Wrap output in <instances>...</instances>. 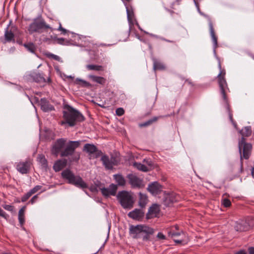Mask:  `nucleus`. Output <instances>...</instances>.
<instances>
[{
	"instance_id": "obj_1",
	"label": "nucleus",
	"mask_w": 254,
	"mask_h": 254,
	"mask_svg": "<svg viewBox=\"0 0 254 254\" xmlns=\"http://www.w3.org/2000/svg\"><path fill=\"white\" fill-rule=\"evenodd\" d=\"M219 68L220 69V72L217 76V79L220 90V93L222 96L224 106L229 112L230 119L232 120V115L230 112V108L227 97V93L230 92V90L225 78L226 71L224 69H222L220 63H219Z\"/></svg>"
},
{
	"instance_id": "obj_2",
	"label": "nucleus",
	"mask_w": 254,
	"mask_h": 254,
	"mask_svg": "<svg viewBox=\"0 0 254 254\" xmlns=\"http://www.w3.org/2000/svg\"><path fill=\"white\" fill-rule=\"evenodd\" d=\"M63 111V118L64 121L61 122V124L64 125L67 124L69 126L73 127L77 122L84 120L83 116L77 110L69 105H65Z\"/></svg>"
},
{
	"instance_id": "obj_3",
	"label": "nucleus",
	"mask_w": 254,
	"mask_h": 254,
	"mask_svg": "<svg viewBox=\"0 0 254 254\" xmlns=\"http://www.w3.org/2000/svg\"><path fill=\"white\" fill-rule=\"evenodd\" d=\"M153 233V229L145 225H130L129 228V234L133 239L142 238L143 241H147L149 236Z\"/></svg>"
},
{
	"instance_id": "obj_4",
	"label": "nucleus",
	"mask_w": 254,
	"mask_h": 254,
	"mask_svg": "<svg viewBox=\"0 0 254 254\" xmlns=\"http://www.w3.org/2000/svg\"><path fill=\"white\" fill-rule=\"evenodd\" d=\"M80 145V141H69L65 143L64 149L61 152V157L72 156L71 161H77L80 158V153L75 152L76 148Z\"/></svg>"
},
{
	"instance_id": "obj_5",
	"label": "nucleus",
	"mask_w": 254,
	"mask_h": 254,
	"mask_svg": "<svg viewBox=\"0 0 254 254\" xmlns=\"http://www.w3.org/2000/svg\"><path fill=\"white\" fill-rule=\"evenodd\" d=\"M63 179L67 180L68 183L80 188H86L87 186L82 178L78 176H75L69 169H66L62 173Z\"/></svg>"
},
{
	"instance_id": "obj_6",
	"label": "nucleus",
	"mask_w": 254,
	"mask_h": 254,
	"mask_svg": "<svg viewBox=\"0 0 254 254\" xmlns=\"http://www.w3.org/2000/svg\"><path fill=\"white\" fill-rule=\"evenodd\" d=\"M178 230V226L176 225L171 228L170 231L168 232L169 236L173 239L176 243L185 245L189 241V239L183 231L176 232Z\"/></svg>"
},
{
	"instance_id": "obj_7",
	"label": "nucleus",
	"mask_w": 254,
	"mask_h": 254,
	"mask_svg": "<svg viewBox=\"0 0 254 254\" xmlns=\"http://www.w3.org/2000/svg\"><path fill=\"white\" fill-rule=\"evenodd\" d=\"M49 29L52 31L53 29L45 21L43 20H36L31 23L28 28V31L30 34L34 32L41 33L43 32V29Z\"/></svg>"
},
{
	"instance_id": "obj_8",
	"label": "nucleus",
	"mask_w": 254,
	"mask_h": 254,
	"mask_svg": "<svg viewBox=\"0 0 254 254\" xmlns=\"http://www.w3.org/2000/svg\"><path fill=\"white\" fill-rule=\"evenodd\" d=\"M117 198L123 208L130 209L132 207L133 198L128 192L126 191L119 192L117 195Z\"/></svg>"
},
{
	"instance_id": "obj_9",
	"label": "nucleus",
	"mask_w": 254,
	"mask_h": 254,
	"mask_svg": "<svg viewBox=\"0 0 254 254\" xmlns=\"http://www.w3.org/2000/svg\"><path fill=\"white\" fill-rule=\"evenodd\" d=\"M239 151L241 154V160L243 158L248 159L251 154L252 145L251 143H246L245 138L242 137L239 142Z\"/></svg>"
},
{
	"instance_id": "obj_10",
	"label": "nucleus",
	"mask_w": 254,
	"mask_h": 254,
	"mask_svg": "<svg viewBox=\"0 0 254 254\" xmlns=\"http://www.w3.org/2000/svg\"><path fill=\"white\" fill-rule=\"evenodd\" d=\"M66 139L64 138H60L56 140V141L53 145L51 152L53 154L55 155L56 157L58 156L59 153L61 154V152L64 149L66 143Z\"/></svg>"
},
{
	"instance_id": "obj_11",
	"label": "nucleus",
	"mask_w": 254,
	"mask_h": 254,
	"mask_svg": "<svg viewBox=\"0 0 254 254\" xmlns=\"http://www.w3.org/2000/svg\"><path fill=\"white\" fill-rule=\"evenodd\" d=\"M32 162L28 159L24 162H20L16 165L17 170L22 174H27L29 172Z\"/></svg>"
},
{
	"instance_id": "obj_12",
	"label": "nucleus",
	"mask_w": 254,
	"mask_h": 254,
	"mask_svg": "<svg viewBox=\"0 0 254 254\" xmlns=\"http://www.w3.org/2000/svg\"><path fill=\"white\" fill-rule=\"evenodd\" d=\"M117 186L112 184L109 188H100L99 189L102 194L105 197H108L110 195H115L117 190Z\"/></svg>"
},
{
	"instance_id": "obj_13",
	"label": "nucleus",
	"mask_w": 254,
	"mask_h": 254,
	"mask_svg": "<svg viewBox=\"0 0 254 254\" xmlns=\"http://www.w3.org/2000/svg\"><path fill=\"white\" fill-rule=\"evenodd\" d=\"M129 184L134 188H142L144 186L143 181L134 174H128L127 176Z\"/></svg>"
},
{
	"instance_id": "obj_14",
	"label": "nucleus",
	"mask_w": 254,
	"mask_h": 254,
	"mask_svg": "<svg viewBox=\"0 0 254 254\" xmlns=\"http://www.w3.org/2000/svg\"><path fill=\"white\" fill-rule=\"evenodd\" d=\"M14 29V27H11V28H10L8 26L6 28L4 35V43L15 42L14 35L13 33Z\"/></svg>"
},
{
	"instance_id": "obj_15",
	"label": "nucleus",
	"mask_w": 254,
	"mask_h": 254,
	"mask_svg": "<svg viewBox=\"0 0 254 254\" xmlns=\"http://www.w3.org/2000/svg\"><path fill=\"white\" fill-rule=\"evenodd\" d=\"M147 190L153 195H156L162 191V186L158 182H154L148 185Z\"/></svg>"
},
{
	"instance_id": "obj_16",
	"label": "nucleus",
	"mask_w": 254,
	"mask_h": 254,
	"mask_svg": "<svg viewBox=\"0 0 254 254\" xmlns=\"http://www.w3.org/2000/svg\"><path fill=\"white\" fill-rule=\"evenodd\" d=\"M159 205L156 204H153L150 207L148 213L147 214V219L157 217L160 212Z\"/></svg>"
},
{
	"instance_id": "obj_17",
	"label": "nucleus",
	"mask_w": 254,
	"mask_h": 254,
	"mask_svg": "<svg viewBox=\"0 0 254 254\" xmlns=\"http://www.w3.org/2000/svg\"><path fill=\"white\" fill-rule=\"evenodd\" d=\"M208 25H209L210 36H211V39L212 40V42L213 44V51H214V52L215 53H216V49L217 47V37L215 34V31H214V29L213 28V23H212V21L210 19L209 20Z\"/></svg>"
},
{
	"instance_id": "obj_18",
	"label": "nucleus",
	"mask_w": 254,
	"mask_h": 254,
	"mask_svg": "<svg viewBox=\"0 0 254 254\" xmlns=\"http://www.w3.org/2000/svg\"><path fill=\"white\" fill-rule=\"evenodd\" d=\"M144 213L141 210L135 209L133 211L129 212L128 214L129 217L136 220H139L144 216Z\"/></svg>"
},
{
	"instance_id": "obj_19",
	"label": "nucleus",
	"mask_w": 254,
	"mask_h": 254,
	"mask_svg": "<svg viewBox=\"0 0 254 254\" xmlns=\"http://www.w3.org/2000/svg\"><path fill=\"white\" fill-rule=\"evenodd\" d=\"M127 13V20L129 24V31H130L132 25H133L134 22L135 21L133 9L131 7H129L126 5Z\"/></svg>"
},
{
	"instance_id": "obj_20",
	"label": "nucleus",
	"mask_w": 254,
	"mask_h": 254,
	"mask_svg": "<svg viewBox=\"0 0 254 254\" xmlns=\"http://www.w3.org/2000/svg\"><path fill=\"white\" fill-rule=\"evenodd\" d=\"M66 163L67 161L65 159L58 160L55 163L53 169L56 172H59L66 166Z\"/></svg>"
},
{
	"instance_id": "obj_21",
	"label": "nucleus",
	"mask_w": 254,
	"mask_h": 254,
	"mask_svg": "<svg viewBox=\"0 0 254 254\" xmlns=\"http://www.w3.org/2000/svg\"><path fill=\"white\" fill-rule=\"evenodd\" d=\"M33 78L34 80H35L37 82H49L50 83L51 82V79L50 77H48L47 79V81L44 78L43 75L41 73H36L33 75Z\"/></svg>"
},
{
	"instance_id": "obj_22",
	"label": "nucleus",
	"mask_w": 254,
	"mask_h": 254,
	"mask_svg": "<svg viewBox=\"0 0 254 254\" xmlns=\"http://www.w3.org/2000/svg\"><path fill=\"white\" fill-rule=\"evenodd\" d=\"M101 161H102L106 168L108 169H112L114 163L113 162V161L109 160L108 156L106 155L103 156L101 158Z\"/></svg>"
},
{
	"instance_id": "obj_23",
	"label": "nucleus",
	"mask_w": 254,
	"mask_h": 254,
	"mask_svg": "<svg viewBox=\"0 0 254 254\" xmlns=\"http://www.w3.org/2000/svg\"><path fill=\"white\" fill-rule=\"evenodd\" d=\"M83 151H86L89 154H92L97 151V148L93 144H86L83 147Z\"/></svg>"
},
{
	"instance_id": "obj_24",
	"label": "nucleus",
	"mask_w": 254,
	"mask_h": 254,
	"mask_svg": "<svg viewBox=\"0 0 254 254\" xmlns=\"http://www.w3.org/2000/svg\"><path fill=\"white\" fill-rule=\"evenodd\" d=\"M41 109L44 112H48L54 110V107L50 105L45 99H41Z\"/></svg>"
},
{
	"instance_id": "obj_25",
	"label": "nucleus",
	"mask_w": 254,
	"mask_h": 254,
	"mask_svg": "<svg viewBox=\"0 0 254 254\" xmlns=\"http://www.w3.org/2000/svg\"><path fill=\"white\" fill-rule=\"evenodd\" d=\"M89 78H90L93 81L98 83L99 84L104 85L106 83V79L103 77L97 76L93 75H89Z\"/></svg>"
},
{
	"instance_id": "obj_26",
	"label": "nucleus",
	"mask_w": 254,
	"mask_h": 254,
	"mask_svg": "<svg viewBox=\"0 0 254 254\" xmlns=\"http://www.w3.org/2000/svg\"><path fill=\"white\" fill-rule=\"evenodd\" d=\"M114 178L119 186H124L126 184V180L123 176L120 174L114 175Z\"/></svg>"
},
{
	"instance_id": "obj_27",
	"label": "nucleus",
	"mask_w": 254,
	"mask_h": 254,
	"mask_svg": "<svg viewBox=\"0 0 254 254\" xmlns=\"http://www.w3.org/2000/svg\"><path fill=\"white\" fill-rule=\"evenodd\" d=\"M240 133L242 135V137L250 136L252 134V129L251 127H245L241 130Z\"/></svg>"
},
{
	"instance_id": "obj_28",
	"label": "nucleus",
	"mask_w": 254,
	"mask_h": 254,
	"mask_svg": "<svg viewBox=\"0 0 254 254\" xmlns=\"http://www.w3.org/2000/svg\"><path fill=\"white\" fill-rule=\"evenodd\" d=\"M147 201H148V199H147V196H146V195L140 193H139V205L141 207H143L147 204Z\"/></svg>"
},
{
	"instance_id": "obj_29",
	"label": "nucleus",
	"mask_w": 254,
	"mask_h": 254,
	"mask_svg": "<svg viewBox=\"0 0 254 254\" xmlns=\"http://www.w3.org/2000/svg\"><path fill=\"white\" fill-rule=\"evenodd\" d=\"M26 206L22 207L18 212V220L21 225H23L24 223V212Z\"/></svg>"
},
{
	"instance_id": "obj_30",
	"label": "nucleus",
	"mask_w": 254,
	"mask_h": 254,
	"mask_svg": "<svg viewBox=\"0 0 254 254\" xmlns=\"http://www.w3.org/2000/svg\"><path fill=\"white\" fill-rule=\"evenodd\" d=\"M86 68L89 70H95V71H103L104 68L101 65H95V64H88L86 65Z\"/></svg>"
},
{
	"instance_id": "obj_31",
	"label": "nucleus",
	"mask_w": 254,
	"mask_h": 254,
	"mask_svg": "<svg viewBox=\"0 0 254 254\" xmlns=\"http://www.w3.org/2000/svg\"><path fill=\"white\" fill-rule=\"evenodd\" d=\"M133 166L137 168L138 170L140 171H142L143 172H147L149 169L147 166H146L144 164H142L140 163L135 162L133 163Z\"/></svg>"
},
{
	"instance_id": "obj_32",
	"label": "nucleus",
	"mask_w": 254,
	"mask_h": 254,
	"mask_svg": "<svg viewBox=\"0 0 254 254\" xmlns=\"http://www.w3.org/2000/svg\"><path fill=\"white\" fill-rule=\"evenodd\" d=\"M37 159L43 168H46L47 167V161L43 155H39Z\"/></svg>"
},
{
	"instance_id": "obj_33",
	"label": "nucleus",
	"mask_w": 254,
	"mask_h": 254,
	"mask_svg": "<svg viewBox=\"0 0 254 254\" xmlns=\"http://www.w3.org/2000/svg\"><path fill=\"white\" fill-rule=\"evenodd\" d=\"M75 83L82 87H90L91 84L81 79L76 78L75 80Z\"/></svg>"
},
{
	"instance_id": "obj_34",
	"label": "nucleus",
	"mask_w": 254,
	"mask_h": 254,
	"mask_svg": "<svg viewBox=\"0 0 254 254\" xmlns=\"http://www.w3.org/2000/svg\"><path fill=\"white\" fill-rule=\"evenodd\" d=\"M158 118H159L158 117H154L152 119H150L148 121H147L142 124H140L139 126L140 127H147V126H150L153 123L156 122L158 120Z\"/></svg>"
},
{
	"instance_id": "obj_35",
	"label": "nucleus",
	"mask_w": 254,
	"mask_h": 254,
	"mask_svg": "<svg viewBox=\"0 0 254 254\" xmlns=\"http://www.w3.org/2000/svg\"><path fill=\"white\" fill-rule=\"evenodd\" d=\"M153 68L154 70H163L165 68V66L162 63L155 61L153 64Z\"/></svg>"
},
{
	"instance_id": "obj_36",
	"label": "nucleus",
	"mask_w": 254,
	"mask_h": 254,
	"mask_svg": "<svg viewBox=\"0 0 254 254\" xmlns=\"http://www.w3.org/2000/svg\"><path fill=\"white\" fill-rule=\"evenodd\" d=\"M244 223H237L236 226V229L237 231H245L247 230V228L244 226Z\"/></svg>"
},
{
	"instance_id": "obj_37",
	"label": "nucleus",
	"mask_w": 254,
	"mask_h": 254,
	"mask_svg": "<svg viewBox=\"0 0 254 254\" xmlns=\"http://www.w3.org/2000/svg\"><path fill=\"white\" fill-rule=\"evenodd\" d=\"M24 46L25 48L31 53H34L35 50V47L33 43H29L25 44Z\"/></svg>"
},
{
	"instance_id": "obj_38",
	"label": "nucleus",
	"mask_w": 254,
	"mask_h": 254,
	"mask_svg": "<svg viewBox=\"0 0 254 254\" xmlns=\"http://www.w3.org/2000/svg\"><path fill=\"white\" fill-rule=\"evenodd\" d=\"M222 204L225 207H230L231 205V202L230 200L227 198H223L222 200Z\"/></svg>"
},
{
	"instance_id": "obj_39",
	"label": "nucleus",
	"mask_w": 254,
	"mask_h": 254,
	"mask_svg": "<svg viewBox=\"0 0 254 254\" xmlns=\"http://www.w3.org/2000/svg\"><path fill=\"white\" fill-rule=\"evenodd\" d=\"M47 57L53 59L55 60H56L57 61H61V58L59 57L57 55L51 54V53H48L47 54Z\"/></svg>"
},
{
	"instance_id": "obj_40",
	"label": "nucleus",
	"mask_w": 254,
	"mask_h": 254,
	"mask_svg": "<svg viewBox=\"0 0 254 254\" xmlns=\"http://www.w3.org/2000/svg\"><path fill=\"white\" fill-rule=\"evenodd\" d=\"M42 187L41 186L37 185L34 187L32 189L30 190L29 191L31 192L32 194H33L35 193L38 191L39 190H40L42 189Z\"/></svg>"
},
{
	"instance_id": "obj_41",
	"label": "nucleus",
	"mask_w": 254,
	"mask_h": 254,
	"mask_svg": "<svg viewBox=\"0 0 254 254\" xmlns=\"http://www.w3.org/2000/svg\"><path fill=\"white\" fill-rule=\"evenodd\" d=\"M32 193L30 191H29L28 192H27L25 194H24L22 197H21V201L22 202H25L26 201L31 195Z\"/></svg>"
},
{
	"instance_id": "obj_42",
	"label": "nucleus",
	"mask_w": 254,
	"mask_h": 254,
	"mask_svg": "<svg viewBox=\"0 0 254 254\" xmlns=\"http://www.w3.org/2000/svg\"><path fill=\"white\" fill-rule=\"evenodd\" d=\"M116 113L118 116H121L124 114L125 111H124V110L123 109V108H119L117 109V110L116 111Z\"/></svg>"
},
{
	"instance_id": "obj_43",
	"label": "nucleus",
	"mask_w": 254,
	"mask_h": 254,
	"mask_svg": "<svg viewBox=\"0 0 254 254\" xmlns=\"http://www.w3.org/2000/svg\"><path fill=\"white\" fill-rule=\"evenodd\" d=\"M2 207L4 209L9 211H12L13 209V206L11 205H3Z\"/></svg>"
},
{
	"instance_id": "obj_44",
	"label": "nucleus",
	"mask_w": 254,
	"mask_h": 254,
	"mask_svg": "<svg viewBox=\"0 0 254 254\" xmlns=\"http://www.w3.org/2000/svg\"><path fill=\"white\" fill-rule=\"evenodd\" d=\"M0 216H1L5 219H7L8 216L1 208H0Z\"/></svg>"
},
{
	"instance_id": "obj_45",
	"label": "nucleus",
	"mask_w": 254,
	"mask_h": 254,
	"mask_svg": "<svg viewBox=\"0 0 254 254\" xmlns=\"http://www.w3.org/2000/svg\"><path fill=\"white\" fill-rule=\"evenodd\" d=\"M157 238L160 240H164L166 239L165 236L162 233L159 232L157 235Z\"/></svg>"
},
{
	"instance_id": "obj_46",
	"label": "nucleus",
	"mask_w": 254,
	"mask_h": 254,
	"mask_svg": "<svg viewBox=\"0 0 254 254\" xmlns=\"http://www.w3.org/2000/svg\"><path fill=\"white\" fill-rule=\"evenodd\" d=\"M58 30L62 31V33L64 34H65L66 33V30L62 27L61 23L60 24V26Z\"/></svg>"
},
{
	"instance_id": "obj_47",
	"label": "nucleus",
	"mask_w": 254,
	"mask_h": 254,
	"mask_svg": "<svg viewBox=\"0 0 254 254\" xmlns=\"http://www.w3.org/2000/svg\"><path fill=\"white\" fill-rule=\"evenodd\" d=\"M37 199H38V195H35L32 197V198L31 199L30 202L32 204H33L34 203H35Z\"/></svg>"
},
{
	"instance_id": "obj_48",
	"label": "nucleus",
	"mask_w": 254,
	"mask_h": 254,
	"mask_svg": "<svg viewBox=\"0 0 254 254\" xmlns=\"http://www.w3.org/2000/svg\"><path fill=\"white\" fill-rule=\"evenodd\" d=\"M249 254H254V248L251 247L249 249Z\"/></svg>"
},
{
	"instance_id": "obj_49",
	"label": "nucleus",
	"mask_w": 254,
	"mask_h": 254,
	"mask_svg": "<svg viewBox=\"0 0 254 254\" xmlns=\"http://www.w3.org/2000/svg\"><path fill=\"white\" fill-rule=\"evenodd\" d=\"M181 0H176L175 2L172 3V6H171V8H174V5L175 3H177L178 4H179Z\"/></svg>"
},
{
	"instance_id": "obj_50",
	"label": "nucleus",
	"mask_w": 254,
	"mask_h": 254,
	"mask_svg": "<svg viewBox=\"0 0 254 254\" xmlns=\"http://www.w3.org/2000/svg\"><path fill=\"white\" fill-rule=\"evenodd\" d=\"M236 254H247V253L244 251H240V252L236 253Z\"/></svg>"
},
{
	"instance_id": "obj_51",
	"label": "nucleus",
	"mask_w": 254,
	"mask_h": 254,
	"mask_svg": "<svg viewBox=\"0 0 254 254\" xmlns=\"http://www.w3.org/2000/svg\"><path fill=\"white\" fill-rule=\"evenodd\" d=\"M123 1V2L125 3L126 4V3L127 2H129L130 1H131L132 0H122Z\"/></svg>"
},
{
	"instance_id": "obj_52",
	"label": "nucleus",
	"mask_w": 254,
	"mask_h": 254,
	"mask_svg": "<svg viewBox=\"0 0 254 254\" xmlns=\"http://www.w3.org/2000/svg\"><path fill=\"white\" fill-rule=\"evenodd\" d=\"M252 175L253 177L254 178V168H253L252 169Z\"/></svg>"
},
{
	"instance_id": "obj_53",
	"label": "nucleus",
	"mask_w": 254,
	"mask_h": 254,
	"mask_svg": "<svg viewBox=\"0 0 254 254\" xmlns=\"http://www.w3.org/2000/svg\"><path fill=\"white\" fill-rule=\"evenodd\" d=\"M147 162V164H148V166H151L152 164H151V161H147V162Z\"/></svg>"
},
{
	"instance_id": "obj_54",
	"label": "nucleus",
	"mask_w": 254,
	"mask_h": 254,
	"mask_svg": "<svg viewBox=\"0 0 254 254\" xmlns=\"http://www.w3.org/2000/svg\"><path fill=\"white\" fill-rule=\"evenodd\" d=\"M169 11L170 12V13H171V14H172V13H174V11H172V10H169Z\"/></svg>"
},
{
	"instance_id": "obj_55",
	"label": "nucleus",
	"mask_w": 254,
	"mask_h": 254,
	"mask_svg": "<svg viewBox=\"0 0 254 254\" xmlns=\"http://www.w3.org/2000/svg\"><path fill=\"white\" fill-rule=\"evenodd\" d=\"M59 40H62V41H64V39H59Z\"/></svg>"
},
{
	"instance_id": "obj_56",
	"label": "nucleus",
	"mask_w": 254,
	"mask_h": 254,
	"mask_svg": "<svg viewBox=\"0 0 254 254\" xmlns=\"http://www.w3.org/2000/svg\"><path fill=\"white\" fill-rule=\"evenodd\" d=\"M136 25H137L138 26H139V25H138V24L137 23H136Z\"/></svg>"
}]
</instances>
